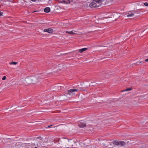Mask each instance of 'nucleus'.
Returning a JSON list of instances; mask_svg holds the SVG:
<instances>
[{"label": "nucleus", "mask_w": 148, "mask_h": 148, "mask_svg": "<svg viewBox=\"0 0 148 148\" xmlns=\"http://www.w3.org/2000/svg\"><path fill=\"white\" fill-rule=\"evenodd\" d=\"M58 143L57 144V147L59 148H66V140L65 138L59 139ZM58 143V142H56Z\"/></svg>", "instance_id": "obj_1"}, {"label": "nucleus", "mask_w": 148, "mask_h": 148, "mask_svg": "<svg viewBox=\"0 0 148 148\" xmlns=\"http://www.w3.org/2000/svg\"><path fill=\"white\" fill-rule=\"evenodd\" d=\"M31 76H29L27 77L25 79H22L18 82L19 84L21 85L22 84L25 85L30 84H32Z\"/></svg>", "instance_id": "obj_2"}, {"label": "nucleus", "mask_w": 148, "mask_h": 148, "mask_svg": "<svg viewBox=\"0 0 148 148\" xmlns=\"http://www.w3.org/2000/svg\"><path fill=\"white\" fill-rule=\"evenodd\" d=\"M101 0H93L92 1L90 4L89 6L93 8L99 7L101 5Z\"/></svg>", "instance_id": "obj_3"}, {"label": "nucleus", "mask_w": 148, "mask_h": 148, "mask_svg": "<svg viewBox=\"0 0 148 148\" xmlns=\"http://www.w3.org/2000/svg\"><path fill=\"white\" fill-rule=\"evenodd\" d=\"M76 142H75L72 140H66V148L77 147L76 146Z\"/></svg>", "instance_id": "obj_4"}, {"label": "nucleus", "mask_w": 148, "mask_h": 148, "mask_svg": "<svg viewBox=\"0 0 148 148\" xmlns=\"http://www.w3.org/2000/svg\"><path fill=\"white\" fill-rule=\"evenodd\" d=\"M111 72H110L103 71L100 73V76L105 78H108L111 75Z\"/></svg>", "instance_id": "obj_5"}, {"label": "nucleus", "mask_w": 148, "mask_h": 148, "mask_svg": "<svg viewBox=\"0 0 148 148\" xmlns=\"http://www.w3.org/2000/svg\"><path fill=\"white\" fill-rule=\"evenodd\" d=\"M77 91H78V90H76V89H71L69 90H67L65 94H66V95L68 94L70 95H72L75 94L74 93H73L75 91L77 92Z\"/></svg>", "instance_id": "obj_6"}, {"label": "nucleus", "mask_w": 148, "mask_h": 148, "mask_svg": "<svg viewBox=\"0 0 148 148\" xmlns=\"http://www.w3.org/2000/svg\"><path fill=\"white\" fill-rule=\"evenodd\" d=\"M32 80V84H34L37 83L38 81V77L35 76H31Z\"/></svg>", "instance_id": "obj_7"}, {"label": "nucleus", "mask_w": 148, "mask_h": 148, "mask_svg": "<svg viewBox=\"0 0 148 148\" xmlns=\"http://www.w3.org/2000/svg\"><path fill=\"white\" fill-rule=\"evenodd\" d=\"M26 147L27 148H34L35 146L34 144H30V143H27L25 144Z\"/></svg>", "instance_id": "obj_8"}, {"label": "nucleus", "mask_w": 148, "mask_h": 148, "mask_svg": "<svg viewBox=\"0 0 148 148\" xmlns=\"http://www.w3.org/2000/svg\"><path fill=\"white\" fill-rule=\"evenodd\" d=\"M45 32H47L50 34H52L53 32V30L51 28L45 29L43 30Z\"/></svg>", "instance_id": "obj_9"}, {"label": "nucleus", "mask_w": 148, "mask_h": 148, "mask_svg": "<svg viewBox=\"0 0 148 148\" xmlns=\"http://www.w3.org/2000/svg\"><path fill=\"white\" fill-rule=\"evenodd\" d=\"M11 139V138H5L3 139V142L4 144L7 145L9 142L11 141L9 140Z\"/></svg>", "instance_id": "obj_10"}, {"label": "nucleus", "mask_w": 148, "mask_h": 148, "mask_svg": "<svg viewBox=\"0 0 148 148\" xmlns=\"http://www.w3.org/2000/svg\"><path fill=\"white\" fill-rule=\"evenodd\" d=\"M78 125L79 127H86V124L83 122H81L79 123Z\"/></svg>", "instance_id": "obj_11"}, {"label": "nucleus", "mask_w": 148, "mask_h": 148, "mask_svg": "<svg viewBox=\"0 0 148 148\" xmlns=\"http://www.w3.org/2000/svg\"><path fill=\"white\" fill-rule=\"evenodd\" d=\"M43 141L41 140V139H40V141H38L37 143V145L38 147H42V143Z\"/></svg>", "instance_id": "obj_12"}, {"label": "nucleus", "mask_w": 148, "mask_h": 148, "mask_svg": "<svg viewBox=\"0 0 148 148\" xmlns=\"http://www.w3.org/2000/svg\"><path fill=\"white\" fill-rule=\"evenodd\" d=\"M50 8L48 7H47L45 8L44 10V11L45 12L49 13L50 12Z\"/></svg>", "instance_id": "obj_13"}, {"label": "nucleus", "mask_w": 148, "mask_h": 148, "mask_svg": "<svg viewBox=\"0 0 148 148\" xmlns=\"http://www.w3.org/2000/svg\"><path fill=\"white\" fill-rule=\"evenodd\" d=\"M88 49L87 48H83L82 49H80L79 50V52L80 53H82L84 51H86Z\"/></svg>", "instance_id": "obj_14"}, {"label": "nucleus", "mask_w": 148, "mask_h": 148, "mask_svg": "<svg viewBox=\"0 0 148 148\" xmlns=\"http://www.w3.org/2000/svg\"><path fill=\"white\" fill-rule=\"evenodd\" d=\"M119 145L124 146L125 145V143L124 141H119Z\"/></svg>", "instance_id": "obj_15"}, {"label": "nucleus", "mask_w": 148, "mask_h": 148, "mask_svg": "<svg viewBox=\"0 0 148 148\" xmlns=\"http://www.w3.org/2000/svg\"><path fill=\"white\" fill-rule=\"evenodd\" d=\"M59 2L60 3H62L65 4H67L68 3V2L65 0H59Z\"/></svg>", "instance_id": "obj_16"}, {"label": "nucleus", "mask_w": 148, "mask_h": 148, "mask_svg": "<svg viewBox=\"0 0 148 148\" xmlns=\"http://www.w3.org/2000/svg\"><path fill=\"white\" fill-rule=\"evenodd\" d=\"M119 141L114 140L112 142L113 144H115L117 145H119Z\"/></svg>", "instance_id": "obj_17"}, {"label": "nucleus", "mask_w": 148, "mask_h": 148, "mask_svg": "<svg viewBox=\"0 0 148 148\" xmlns=\"http://www.w3.org/2000/svg\"><path fill=\"white\" fill-rule=\"evenodd\" d=\"M48 142V140H47L46 141H43V143L42 144V147H45L46 146H47L46 145H45V143H47Z\"/></svg>", "instance_id": "obj_18"}, {"label": "nucleus", "mask_w": 148, "mask_h": 148, "mask_svg": "<svg viewBox=\"0 0 148 148\" xmlns=\"http://www.w3.org/2000/svg\"><path fill=\"white\" fill-rule=\"evenodd\" d=\"M56 87L58 90H60L62 89L61 86L60 85H58L57 86H56Z\"/></svg>", "instance_id": "obj_19"}, {"label": "nucleus", "mask_w": 148, "mask_h": 148, "mask_svg": "<svg viewBox=\"0 0 148 148\" xmlns=\"http://www.w3.org/2000/svg\"><path fill=\"white\" fill-rule=\"evenodd\" d=\"M66 33H67L71 35H73L74 34H76L75 33H74L72 31L68 32V31H66Z\"/></svg>", "instance_id": "obj_20"}, {"label": "nucleus", "mask_w": 148, "mask_h": 148, "mask_svg": "<svg viewBox=\"0 0 148 148\" xmlns=\"http://www.w3.org/2000/svg\"><path fill=\"white\" fill-rule=\"evenodd\" d=\"M17 62H10L9 64L10 65L14 64V65H16L17 64Z\"/></svg>", "instance_id": "obj_21"}, {"label": "nucleus", "mask_w": 148, "mask_h": 148, "mask_svg": "<svg viewBox=\"0 0 148 148\" xmlns=\"http://www.w3.org/2000/svg\"><path fill=\"white\" fill-rule=\"evenodd\" d=\"M68 2V3H71L72 4L73 3V0H67Z\"/></svg>", "instance_id": "obj_22"}, {"label": "nucleus", "mask_w": 148, "mask_h": 148, "mask_svg": "<svg viewBox=\"0 0 148 148\" xmlns=\"http://www.w3.org/2000/svg\"><path fill=\"white\" fill-rule=\"evenodd\" d=\"M134 15V14L133 13L131 14H128L127 15V16L128 17H132Z\"/></svg>", "instance_id": "obj_23"}, {"label": "nucleus", "mask_w": 148, "mask_h": 148, "mask_svg": "<svg viewBox=\"0 0 148 148\" xmlns=\"http://www.w3.org/2000/svg\"><path fill=\"white\" fill-rule=\"evenodd\" d=\"M76 90H78H78H81V91H82V90H83V89L82 88H77V89H76Z\"/></svg>", "instance_id": "obj_24"}, {"label": "nucleus", "mask_w": 148, "mask_h": 148, "mask_svg": "<svg viewBox=\"0 0 148 148\" xmlns=\"http://www.w3.org/2000/svg\"><path fill=\"white\" fill-rule=\"evenodd\" d=\"M141 62H142L141 61H140V62H137L136 63H134L132 65H136V64H138V63H139H139H141Z\"/></svg>", "instance_id": "obj_25"}, {"label": "nucleus", "mask_w": 148, "mask_h": 148, "mask_svg": "<svg viewBox=\"0 0 148 148\" xmlns=\"http://www.w3.org/2000/svg\"><path fill=\"white\" fill-rule=\"evenodd\" d=\"M132 88H129L126 89L125 90V91H128L132 90Z\"/></svg>", "instance_id": "obj_26"}, {"label": "nucleus", "mask_w": 148, "mask_h": 148, "mask_svg": "<svg viewBox=\"0 0 148 148\" xmlns=\"http://www.w3.org/2000/svg\"><path fill=\"white\" fill-rule=\"evenodd\" d=\"M53 126V125H49L46 128H51V126Z\"/></svg>", "instance_id": "obj_27"}, {"label": "nucleus", "mask_w": 148, "mask_h": 148, "mask_svg": "<svg viewBox=\"0 0 148 148\" xmlns=\"http://www.w3.org/2000/svg\"><path fill=\"white\" fill-rule=\"evenodd\" d=\"M144 5L146 6H148V3L146 2L144 3Z\"/></svg>", "instance_id": "obj_28"}, {"label": "nucleus", "mask_w": 148, "mask_h": 148, "mask_svg": "<svg viewBox=\"0 0 148 148\" xmlns=\"http://www.w3.org/2000/svg\"><path fill=\"white\" fill-rule=\"evenodd\" d=\"M6 76H4L2 78V79L3 80H5L6 79Z\"/></svg>", "instance_id": "obj_29"}, {"label": "nucleus", "mask_w": 148, "mask_h": 148, "mask_svg": "<svg viewBox=\"0 0 148 148\" xmlns=\"http://www.w3.org/2000/svg\"><path fill=\"white\" fill-rule=\"evenodd\" d=\"M36 138H38V139L40 138V139H41V140H42V138L41 137H37Z\"/></svg>", "instance_id": "obj_30"}, {"label": "nucleus", "mask_w": 148, "mask_h": 148, "mask_svg": "<svg viewBox=\"0 0 148 148\" xmlns=\"http://www.w3.org/2000/svg\"><path fill=\"white\" fill-rule=\"evenodd\" d=\"M145 61L146 62H148V58L147 59H145Z\"/></svg>", "instance_id": "obj_31"}, {"label": "nucleus", "mask_w": 148, "mask_h": 148, "mask_svg": "<svg viewBox=\"0 0 148 148\" xmlns=\"http://www.w3.org/2000/svg\"><path fill=\"white\" fill-rule=\"evenodd\" d=\"M38 12V11H34L33 12Z\"/></svg>", "instance_id": "obj_32"}, {"label": "nucleus", "mask_w": 148, "mask_h": 148, "mask_svg": "<svg viewBox=\"0 0 148 148\" xmlns=\"http://www.w3.org/2000/svg\"><path fill=\"white\" fill-rule=\"evenodd\" d=\"M34 148H38V147H34Z\"/></svg>", "instance_id": "obj_33"}, {"label": "nucleus", "mask_w": 148, "mask_h": 148, "mask_svg": "<svg viewBox=\"0 0 148 148\" xmlns=\"http://www.w3.org/2000/svg\"><path fill=\"white\" fill-rule=\"evenodd\" d=\"M97 84H100L99 83H97Z\"/></svg>", "instance_id": "obj_34"}, {"label": "nucleus", "mask_w": 148, "mask_h": 148, "mask_svg": "<svg viewBox=\"0 0 148 148\" xmlns=\"http://www.w3.org/2000/svg\"><path fill=\"white\" fill-rule=\"evenodd\" d=\"M135 12H137V11H135Z\"/></svg>", "instance_id": "obj_35"}, {"label": "nucleus", "mask_w": 148, "mask_h": 148, "mask_svg": "<svg viewBox=\"0 0 148 148\" xmlns=\"http://www.w3.org/2000/svg\"><path fill=\"white\" fill-rule=\"evenodd\" d=\"M94 148H96V147H94Z\"/></svg>", "instance_id": "obj_36"}]
</instances>
